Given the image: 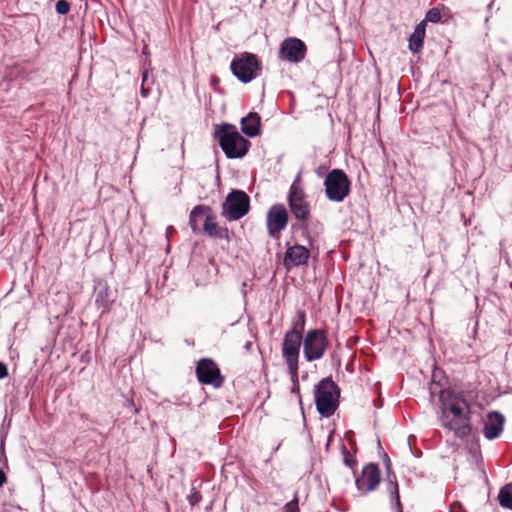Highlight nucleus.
<instances>
[{
	"instance_id": "22",
	"label": "nucleus",
	"mask_w": 512,
	"mask_h": 512,
	"mask_svg": "<svg viewBox=\"0 0 512 512\" xmlns=\"http://www.w3.org/2000/svg\"><path fill=\"white\" fill-rule=\"evenodd\" d=\"M261 117L256 112H250L241 119V128H260Z\"/></svg>"
},
{
	"instance_id": "18",
	"label": "nucleus",
	"mask_w": 512,
	"mask_h": 512,
	"mask_svg": "<svg viewBox=\"0 0 512 512\" xmlns=\"http://www.w3.org/2000/svg\"><path fill=\"white\" fill-rule=\"evenodd\" d=\"M203 231L211 238L214 239H226L229 241V230L226 227H220L215 222V216L212 214L205 218L203 223Z\"/></svg>"
},
{
	"instance_id": "21",
	"label": "nucleus",
	"mask_w": 512,
	"mask_h": 512,
	"mask_svg": "<svg viewBox=\"0 0 512 512\" xmlns=\"http://www.w3.org/2000/svg\"><path fill=\"white\" fill-rule=\"evenodd\" d=\"M498 501L501 507L512 510V482L500 488Z\"/></svg>"
},
{
	"instance_id": "5",
	"label": "nucleus",
	"mask_w": 512,
	"mask_h": 512,
	"mask_svg": "<svg viewBox=\"0 0 512 512\" xmlns=\"http://www.w3.org/2000/svg\"><path fill=\"white\" fill-rule=\"evenodd\" d=\"M250 209V197L242 190H232L222 204V216L228 221H237Z\"/></svg>"
},
{
	"instance_id": "38",
	"label": "nucleus",
	"mask_w": 512,
	"mask_h": 512,
	"mask_svg": "<svg viewBox=\"0 0 512 512\" xmlns=\"http://www.w3.org/2000/svg\"><path fill=\"white\" fill-rule=\"evenodd\" d=\"M147 79H148V72H147V71H145V72L143 73V80H142V81H143V83H142V85H144V83L147 81Z\"/></svg>"
},
{
	"instance_id": "32",
	"label": "nucleus",
	"mask_w": 512,
	"mask_h": 512,
	"mask_svg": "<svg viewBox=\"0 0 512 512\" xmlns=\"http://www.w3.org/2000/svg\"><path fill=\"white\" fill-rule=\"evenodd\" d=\"M262 130H241L247 137L254 138L260 135Z\"/></svg>"
},
{
	"instance_id": "12",
	"label": "nucleus",
	"mask_w": 512,
	"mask_h": 512,
	"mask_svg": "<svg viewBox=\"0 0 512 512\" xmlns=\"http://www.w3.org/2000/svg\"><path fill=\"white\" fill-rule=\"evenodd\" d=\"M301 342L302 334L295 328L285 333L282 344V353L286 364L298 363Z\"/></svg>"
},
{
	"instance_id": "26",
	"label": "nucleus",
	"mask_w": 512,
	"mask_h": 512,
	"mask_svg": "<svg viewBox=\"0 0 512 512\" xmlns=\"http://www.w3.org/2000/svg\"><path fill=\"white\" fill-rule=\"evenodd\" d=\"M343 462L347 467L353 468L357 461L355 457L348 451L345 445H342Z\"/></svg>"
},
{
	"instance_id": "13",
	"label": "nucleus",
	"mask_w": 512,
	"mask_h": 512,
	"mask_svg": "<svg viewBox=\"0 0 512 512\" xmlns=\"http://www.w3.org/2000/svg\"><path fill=\"white\" fill-rule=\"evenodd\" d=\"M305 43L295 37L285 39L280 46V55L292 63H298L305 58L306 55Z\"/></svg>"
},
{
	"instance_id": "33",
	"label": "nucleus",
	"mask_w": 512,
	"mask_h": 512,
	"mask_svg": "<svg viewBox=\"0 0 512 512\" xmlns=\"http://www.w3.org/2000/svg\"><path fill=\"white\" fill-rule=\"evenodd\" d=\"M8 375V369L6 364L0 362V380L4 379Z\"/></svg>"
},
{
	"instance_id": "4",
	"label": "nucleus",
	"mask_w": 512,
	"mask_h": 512,
	"mask_svg": "<svg viewBox=\"0 0 512 512\" xmlns=\"http://www.w3.org/2000/svg\"><path fill=\"white\" fill-rule=\"evenodd\" d=\"M324 186L330 201L342 202L350 193L351 182L344 171L333 169L326 175Z\"/></svg>"
},
{
	"instance_id": "37",
	"label": "nucleus",
	"mask_w": 512,
	"mask_h": 512,
	"mask_svg": "<svg viewBox=\"0 0 512 512\" xmlns=\"http://www.w3.org/2000/svg\"><path fill=\"white\" fill-rule=\"evenodd\" d=\"M215 128H224V129H227V128H235V126L231 125V124H228V123H223L221 125H217Z\"/></svg>"
},
{
	"instance_id": "24",
	"label": "nucleus",
	"mask_w": 512,
	"mask_h": 512,
	"mask_svg": "<svg viewBox=\"0 0 512 512\" xmlns=\"http://www.w3.org/2000/svg\"><path fill=\"white\" fill-rule=\"evenodd\" d=\"M287 366H288L291 381H292L293 385H295V389H297V394L300 395L299 382H298V363H290V364H287ZM299 401L301 402V396H299Z\"/></svg>"
},
{
	"instance_id": "15",
	"label": "nucleus",
	"mask_w": 512,
	"mask_h": 512,
	"mask_svg": "<svg viewBox=\"0 0 512 512\" xmlns=\"http://www.w3.org/2000/svg\"><path fill=\"white\" fill-rule=\"evenodd\" d=\"M309 256L310 252L305 246L296 244L287 248L283 258V265L287 270H290L292 267L305 265Z\"/></svg>"
},
{
	"instance_id": "36",
	"label": "nucleus",
	"mask_w": 512,
	"mask_h": 512,
	"mask_svg": "<svg viewBox=\"0 0 512 512\" xmlns=\"http://www.w3.org/2000/svg\"><path fill=\"white\" fill-rule=\"evenodd\" d=\"M148 94H149V89H148V88H145V86H144V85H142V87H141V95H142L143 97H147V96H148Z\"/></svg>"
},
{
	"instance_id": "19",
	"label": "nucleus",
	"mask_w": 512,
	"mask_h": 512,
	"mask_svg": "<svg viewBox=\"0 0 512 512\" xmlns=\"http://www.w3.org/2000/svg\"><path fill=\"white\" fill-rule=\"evenodd\" d=\"M425 37V22H420L414 29L413 34L409 38V49L412 53H418L423 46Z\"/></svg>"
},
{
	"instance_id": "39",
	"label": "nucleus",
	"mask_w": 512,
	"mask_h": 512,
	"mask_svg": "<svg viewBox=\"0 0 512 512\" xmlns=\"http://www.w3.org/2000/svg\"><path fill=\"white\" fill-rule=\"evenodd\" d=\"M172 231H175L174 227L169 226V227L167 228V238H169V233H172Z\"/></svg>"
},
{
	"instance_id": "1",
	"label": "nucleus",
	"mask_w": 512,
	"mask_h": 512,
	"mask_svg": "<svg viewBox=\"0 0 512 512\" xmlns=\"http://www.w3.org/2000/svg\"><path fill=\"white\" fill-rule=\"evenodd\" d=\"M440 421L442 426L453 431L460 439L469 437L472 433V411L464 392L441 393Z\"/></svg>"
},
{
	"instance_id": "25",
	"label": "nucleus",
	"mask_w": 512,
	"mask_h": 512,
	"mask_svg": "<svg viewBox=\"0 0 512 512\" xmlns=\"http://www.w3.org/2000/svg\"><path fill=\"white\" fill-rule=\"evenodd\" d=\"M389 500H390L391 509L393 510V512H403L400 495H399V493L396 492V488L395 489L393 488L391 495H389Z\"/></svg>"
},
{
	"instance_id": "11",
	"label": "nucleus",
	"mask_w": 512,
	"mask_h": 512,
	"mask_svg": "<svg viewBox=\"0 0 512 512\" xmlns=\"http://www.w3.org/2000/svg\"><path fill=\"white\" fill-rule=\"evenodd\" d=\"M381 481L380 469L378 464L369 463L362 468L361 475L356 477L355 484L363 494L377 489Z\"/></svg>"
},
{
	"instance_id": "6",
	"label": "nucleus",
	"mask_w": 512,
	"mask_h": 512,
	"mask_svg": "<svg viewBox=\"0 0 512 512\" xmlns=\"http://www.w3.org/2000/svg\"><path fill=\"white\" fill-rule=\"evenodd\" d=\"M329 342L325 330H309L303 340V353L306 361L321 359L328 348Z\"/></svg>"
},
{
	"instance_id": "35",
	"label": "nucleus",
	"mask_w": 512,
	"mask_h": 512,
	"mask_svg": "<svg viewBox=\"0 0 512 512\" xmlns=\"http://www.w3.org/2000/svg\"><path fill=\"white\" fill-rule=\"evenodd\" d=\"M7 481V476L2 469H0V488Z\"/></svg>"
},
{
	"instance_id": "30",
	"label": "nucleus",
	"mask_w": 512,
	"mask_h": 512,
	"mask_svg": "<svg viewBox=\"0 0 512 512\" xmlns=\"http://www.w3.org/2000/svg\"><path fill=\"white\" fill-rule=\"evenodd\" d=\"M56 12L60 15H66L70 10V4L66 0H59L55 6Z\"/></svg>"
},
{
	"instance_id": "34",
	"label": "nucleus",
	"mask_w": 512,
	"mask_h": 512,
	"mask_svg": "<svg viewBox=\"0 0 512 512\" xmlns=\"http://www.w3.org/2000/svg\"><path fill=\"white\" fill-rule=\"evenodd\" d=\"M293 187L302 188L301 186V174L298 173V175L295 177L293 183L291 184L289 189H292Z\"/></svg>"
},
{
	"instance_id": "20",
	"label": "nucleus",
	"mask_w": 512,
	"mask_h": 512,
	"mask_svg": "<svg viewBox=\"0 0 512 512\" xmlns=\"http://www.w3.org/2000/svg\"><path fill=\"white\" fill-rule=\"evenodd\" d=\"M383 462L386 469V490L388 495H391V492L393 491V488H396V492L399 493V485L397 481V476L392 470V463L387 455V453H383Z\"/></svg>"
},
{
	"instance_id": "27",
	"label": "nucleus",
	"mask_w": 512,
	"mask_h": 512,
	"mask_svg": "<svg viewBox=\"0 0 512 512\" xmlns=\"http://www.w3.org/2000/svg\"><path fill=\"white\" fill-rule=\"evenodd\" d=\"M441 20V13L438 9L436 8H432L430 9L427 13H426V16H425V21H429V22H432V23H437Z\"/></svg>"
},
{
	"instance_id": "28",
	"label": "nucleus",
	"mask_w": 512,
	"mask_h": 512,
	"mask_svg": "<svg viewBox=\"0 0 512 512\" xmlns=\"http://www.w3.org/2000/svg\"><path fill=\"white\" fill-rule=\"evenodd\" d=\"M187 500L191 506H195L202 500V495L195 488H192L190 494L187 496Z\"/></svg>"
},
{
	"instance_id": "40",
	"label": "nucleus",
	"mask_w": 512,
	"mask_h": 512,
	"mask_svg": "<svg viewBox=\"0 0 512 512\" xmlns=\"http://www.w3.org/2000/svg\"><path fill=\"white\" fill-rule=\"evenodd\" d=\"M172 231H175L174 227L169 226V227L167 228V238H169V233H172Z\"/></svg>"
},
{
	"instance_id": "41",
	"label": "nucleus",
	"mask_w": 512,
	"mask_h": 512,
	"mask_svg": "<svg viewBox=\"0 0 512 512\" xmlns=\"http://www.w3.org/2000/svg\"><path fill=\"white\" fill-rule=\"evenodd\" d=\"M291 392L292 393H297V389H295V385H293L292 389H291Z\"/></svg>"
},
{
	"instance_id": "10",
	"label": "nucleus",
	"mask_w": 512,
	"mask_h": 512,
	"mask_svg": "<svg viewBox=\"0 0 512 512\" xmlns=\"http://www.w3.org/2000/svg\"><path fill=\"white\" fill-rule=\"evenodd\" d=\"M288 212L283 204H274L270 207L266 216L267 232L271 238L278 239L281 231L288 224Z\"/></svg>"
},
{
	"instance_id": "8",
	"label": "nucleus",
	"mask_w": 512,
	"mask_h": 512,
	"mask_svg": "<svg viewBox=\"0 0 512 512\" xmlns=\"http://www.w3.org/2000/svg\"><path fill=\"white\" fill-rule=\"evenodd\" d=\"M258 69V60L255 55L250 53H244L231 62L232 73L243 83L252 81L256 77Z\"/></svg>"
},
{
	"instance_id": "9",
	"label": "nucleus",
	"mask_w": 512,
	"mask_h": 512,
	"mask_svg": "<svg viewBox=\"0 0 512 512\" xmlns=\"http://www.w3.org/2000/svg\"><path fill=\"white\" fill-rule=\"evenodd\" d=\"M196 376L200 383L219 388L224 382L218 365L209 358L200 359L196 365Z\"/></svg>"
},
{
	"instance_id": "7",
	"label": "nucleus",
	"mask_w": 512,
	"mask_h": 512,
	"mask_svg": "<svg viewBox=\"0 0 512 512\" xmlns=\"http://www.w3.org/2000/svg\"><path fill=\"white\" fill-rule=\"evenodd\" d=\"M289 209L300 222H307L311 216V207L303 188L293 187L287 195Z\"/></svg>"
},
{
	"instance_id": "23",
	"label": "nucleus",
	"mask_w": 512,
	"mask_h": 512,
	"mask_svg": "<svg viewBox=\"0 0 512 512\" xmlns=\"http://www.w3.org/2000/svg\"><path fill=\"white\" fill-rule=\"evenodd\" d=\"M444 392H454V390L451 388L443 387L440 382H436L434 380L431 382V384L429 386V393H430L431 399H433L435 396H438L439 401L441 402V393H444Z\"/></svg>"
},
{
	"instance_id": "14",
	"label": "nucleus",
	"mask_w": 512,
	"mask_h": 512,
	"mask_svg": "<svg viewBox=\"0 0 512 512\" xmlns=\"http://www.w3.org/2000/svg\"><path fill=\"white\" fill-rule=\"evenodd\" d=\"M94 290L96 293L95 305L98 309H101V314L108 313L115 302L116 296L113 294L106 281H97Z\"/></svg>"
},
{
	"instance_id": "2",
	"label": "nucleus",
	"mask_w": 512,
	"mask_h": 512,
	"mask_svg": "<svg viewBox=\"0 0 512 512\" xmlns=\"http://www.w3.org/2000/svg\"><path fill=\"white\" fill-rule=\"evenodd\" d=\"M214 138L229 159L244 157L250 147V142L238 130H214Z\"/></svg>"
},
{
	"instance_id": "17",
	"label": "nucleus",
	"mask_w": 512,
	"mask_h": 512,
	"mask_svg": "<svg viewBox=\"0 0 512 512\" xmlns=\"http://www.w3.org/2000/svg\"><path fill=\"white\" fill-rule=\"evenodd\" d=\"M212 213L211 208L206 205H197L195 206L190 215H189V225L194 234H198L201 232L200 222H205V218L210 216Z\"/></svg>"
},
{
	"instance_id": "16",
	"label": "nucleus",
	"mask_w": 512,
	"mask_h": 512,
	"mask_svg": "<svg viewBox=\"0 0 512 512\" xmlns=\"http://www.w3.org/2000/svg\"><path fill=\"white\" fill-rule=\"evenodd\" d=\"M505 418L498 411L487 414V421L484 424L483 435L489 440L498 438L504 429Z\"/></svg>"
},
{
	"instance_id": "29",
	"label": "nucleus",
	"mask_w": 512,
	"mask_h": 512,
	"mask_svg": "<svg viewBox=\"0 0 512 512\" xmlns=\"http://www.w3.org/2000/svg\"><path fill=\"white\" fill-rule=\"evenodd\" d=\"M299 500L297 494H295L294 498L285 504L284 512H300L299 510Z\"/></svg>"
},
{
	"instance_id": "31",
	"label": "nucleus",
	"mask_w": 512,
	"mask_h": 512,
	"mask_svg": "<svg viewBox=\"0 0 512 512\" xmlns=\"http://www.w3.org/2000/svg\"><path fill=\"white\" fill-rule=\"evenodd\" d=\"M298 317H299V321H298V323H296L295 329L297 331H300V333L302 334V331L304 330L305 322H306L305 312L298 311Z\"/></svg>"
},
{
	"instance_id": "3",
	"label": "nucleus",
	"mask_w": 512,
	"mask_h": 512,
	"mask_svg": "<svg viewBox=\"0 0 512 512\" xmlns=\"http://www.w3.org/2000/svg\"><path fill=\"white\" fill-rule=\"evenodd\" d=\"M339 393L337 384L330 378H323L314 389L315 403L318 413L323 417H329L334 414L338 407L333 393Z\"/></svg>"
}]
</instances>
